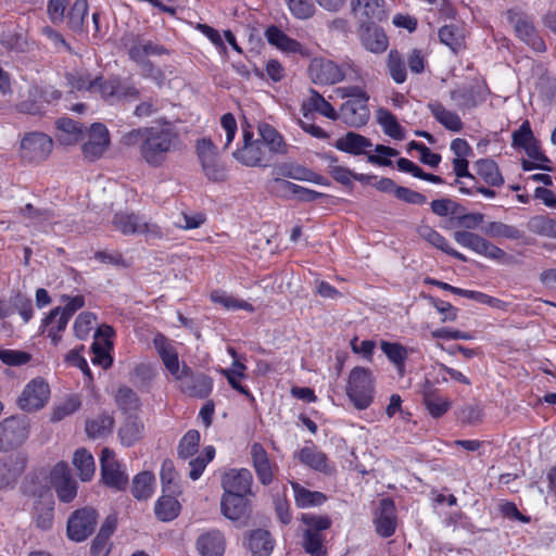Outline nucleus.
<instances>
[{
    "label": "nucleus",
    "mask_w": 556,
    "mask_h": 556,
    "mask_svg": "<svg viewBox=\"0 0 556 556\" xmlns=\"http://www.w3.org/2000/svg\"><path fill=\"white\" fill-rule=\"evenodd\" d=\"M424 403L429 414L434 418L441 417L451 407V402L447 399H443L432 391L424 393Z\"/></svg>",
    "instance_id": "obj_51"
},
{
    "label": "nucleus",
    "mask_w": 556,
    "mask_h": 556,
    "mask_svg": "<svg viewBox=\"0 0 556 556\" xmlns=\"http://www.w3.org/2000/svg\"><path fill=\"white\" fill-rule=\"evenodd\" d=\"M51 483L58 498L63 503H71L77 495V482L71 476L67 464L58 463L51 472Z\"/></svg>",
    "instance_id": "obj_12"
},
{
    "label": "nucleus",
    "mask_w": 556,
    "mask_h": 556,
    "mask_svg": "<svg viewBox=\"0 0 556 556\" xmlns=\"http://www.w3.org/2000/svg\"><path fill=\"white\" fill-rule=\"evenodd\" d=\"M374 523L376 532L382 538L394 534L396 529L395 505L391 498H382L375 511Z\"/></svg>",
    "instance_id": "obj_16"
},
{
    "label": "nucleus",
    "mask_w": 556,
    "mask_h": 556,
    "mask_svg": "<svg viewBox=\"0 0 556 556\" xmlns=\"http://www.w3.org/2000/svg\"><path fill=\"white\" fill-rule=\"evenodd\" d=\"M301 463L308 466L314 470L321 472H329L330 468L327 464V456L325 453L317 451L314 447L305 446L299 453Z\"/></svg>",
    "instance_id": "obj_37"
},
{
    "label": "nucleus",
    "mask_w": 556,
    "mask_h": 556,
    "mask_svg": "<svg viewBox=\"0 0 556 556\" xmlns=\"http://www.w3.org/2000/svg\"><path fill=\"white\" fill-rule=\"evenodd\" d=\"M180 504L173 496H162L155 504V515L161 521H170L179 514Z\"/></svg>",
    "instance_id": "obj_43"
},
{
    "label": "nucleus",
    "mask_w": 556,
    "mask_h": 556,
    "mask_svg": "<svg viewBox=\"0 0 556 556\" xmlns=\"http://www.w3.org/2000/svg\"><path fill=\"white\" fill-rule=\"evenodd\" d=\"M115 401L119 409L124 413L131 414L137 412L140 407V401L136 392L125 386L118 388L115 394Z\"/></svg>",
    "instance_id": "obj_44"
},
{
    "label": "nucleus",
    "mask_w": 556,
    "mask_h": 556,
    "mask_svg": "<svg viewBox=\"0 0 556 556\" xmlns=\"http://www.w3.org/2000/svg\"><path fill=\"white\" fill-rule=\"evenodd\" d=\"M111 224L116 231L125 236L141 233L152 239H161L164 236L159 225L144 220L141 215L134 212H116L112 217Z\"/></svg>",
    "instance_id": "obj_3"
},
{
    "label": "nucleus",
    "mask_w": 556,
    "mask_h": 556,
    "mask_svg": "<svg viewBox=\"0 0 556 556\" xmlns=\"http://www.w3.org/2000/svg\"><path fill=\"white\" fill-rule=\"evenodd\" d=\"M345 390L355 408L366 409L374 400L375 379L371 370L361 366L354 367L349 375Z\"/></svg>",
    "instance_id": "obj_2"
},
{
    "label": "nucleus",
    "mask_w": 556,
    "mask_h": 556,
    "mask_svg": "<svg viewBox=\"0 0 556 556\" xmlns=\"http://www.w3.org/2000/svg\"><path fill=\"white\" fill-rule=\"evenodd\" d=\"M380 346L387 357L396 366L399 374L403 376L407 350L397 342L381 341Z\"/></svg>",
    "instance_id": "obj_41"
},
{
    "label": "nucleus",
    "mask_w": 556,
    "mask_h": 556,
    "mask_svg": "<svg viewBox=\"0 0 556 556\" xmlns=\"http://www.w3.org/2000/svg\"><path fill=\"white\" fill-rule=\"evenodd\" d=\"M87 141L81 146L84 159L93 162L102 157L110 147V134L108 128L101 123H93L85 131Z\"/></svg>",
    "instance_id": "obj_9"
},
{
    "label": "nucleus",
    "mask_w": 556,
    "mask_h": 556,
    "mask_svg": "<svg viewBox=\"0 0 556 556\" xmlns=\"http://www.w3.org/2000/svg\"><path fill=\"white\" fill-rule=\"evenodd\" d=\"M98 523V514L91 507H83L72 513L67 520V536L74 542H83L89 538Z\"/></svg>",
    "instance_id": "obj_6"
},
{
    "label": "nucleus",
    "mask_w": 556,
    "mask_h": 556,
    "mask_svg": "<svg viewBox=\"0 0 556 556\" xmlns=\"http://www.w3.org/2000/svg\"><path fill=\"white\" fill-rule=\"evenodd\" d=\"M101 472L104 483L111 488L123 490L128 482V477L121 470L112 450L105 447L101 453Z\"/></svg>",
    "instance_id": "obj_15"
},
{
    "label": "nucleus",
    "mask_w": 556,
    "mask_h": 556,
    "mask_svg": "<svg viewBox=\"0 0 556 556\" xmlns=\"http://www.w3.org/2000/svg\"><path fill=\"white\" fill-rule=\"evenodd\" d=\"M49 394L48 383L42 379H34L23 390L18 399V405L27 412L37 410L45 406Z\"/></svg>",
    "instance_id": "obj_14"
},
{
    "label": "nucleus",
    "mask_w": 556,
    "mask_h": 556,
    "mask_svg": "<svg viewBox=\"0 0 556 556\" xmlns=\"http://www.w3.org/2000/svg\"><path fill=\"white\" fill-rule=\"evenodd\" d=\"M114 426V418L110 415L103 414L97 418L87 421L86 432L90 438H101L112 432Z\"/></svg>",
    "instance_id": "obj_42"
},
{
    "label": "nucleus",
    "mask_w": 556,
    "mask_h": 556,
    "mask_svg": "<svg viewBox=\"0 0 556 556\" xmlns=\"http://www.w3.org/2000/svg\"><path fill=\"white\" fill-rule=\"evenodd\" d=\"M454 240L473 252L483 255L485 257L502 261L505 258L506 253L501 248L496 247L492 242L488 241L483 237H481L478 233L471 232V231H455L454 232Z\"/></svg>",
    "instance_id": "obj_11"
},
{
    "label": "nucleus",
    "mask_w": 556,
    "mask_h": 556,
    "mask_svg": "<svg viewBox=\"0 0 556 556\" xmlns=\"http://www.w3.org/2000/svg\"><path fill=\"white\" fill-rule=\"evenodd\" d=\"M225 545V538L218 530L207 531L197 540V549L202 556H222Z\"/></svg>",
    "instance_id": "obj_24"
},
{
    "label": "nucleus",
    "mask_w": 556,
    "mask_h": 556,
    "mask_svg": "<svg viewBox=\"0 0 556 556\" xmlns=\"http://www.w3.org/2000/svg\"><path fill=\"white\" fill-rule=\"evenodd\" d=\"M232 156L245 166H263L270 161V154L263 141L253 139V134L243 130V146L232 152Z\"/></svg>",
    "instance_id": "obj_7"
},
{
    "label": "nucleus",
    "mask_w": 556,
    "mask_h": 556,
    "mask_svg": "<svg viewBox=\"0 0 556 556\" xmlns=\"http://www.w3.org/2000/svg\"><path fill=\"white\" fill-rule=\"evenodd\" d=\"M41 34L48 41V43L56 51V52H72L71 46L67 43L65 38L61 33L52 28L51 26H43L41 28Z\"/></svg>",
    "instance_id": "obj_60"
},
{
    "label": "nucleus",
    "mask_w": 556,
    "mask_h": 556,
    "mask_svg": "<svg viewBox=\"0 0 556 556\" xmlns=\"http://www.w3.org/2000/svg\"><path fill=\"white\" fill-rule=\"evenodd\" d=\"M66 79L71 85L72 89L81 91H96L97 84H99V78H92L89 73L86 71H74L66 75Z\"/></svg>",
    "instance_id": "obj_45"
},
{
    "label": "nucleus",
    "mask_w": 556,
    "mask_h": 556,
    "mask_svg": "<svg viewBox=\"0 0 556 556\" xmlns=\"http://www.w3.org/2000/svg\"><path fill=\"white\" fill-rule=\"evenodd\" d=\"M397 168L401 172L409 173L414 177L433 182V184H442L443 179L440 176L425 173L419 166H417L414 162L407 160V159H399L397 162Z\"/></svg>",
    "instance_id": "obj_54"
},
{
    "label": "nucleus",
    "mask_w": 556,
    "mask_h": 556,
    "mask_svg": "<svg viewBox=\"0 0 556 556\" xmlns=\"http://www.w3.org/2000/svg\"><path fill=\"white\" fill-rule=\"evenodd\" d=\"M295 503L299 507L318 506L326 501V496L321 492L309 491L296 482H292Z\"/></svg>",
    "instance_id": "obj_40"
},
{
    "label": "nucleus",
    "mask_w": 556,
    "mask_h": 556,
    "mask_svg": "<svg viewBox=\"0 0 556 556\" xmlns=\"http://www.w3.org/2000/svg\"><path fill=\"white\" fill-rule=\"evenodd\" d=\"M253 477L248 469H231L223 476L224 494L249 495Z\"/></svg>",
    "instance_id": "obj_17"
},
{
    "label": "nucleus",
    "mask_w": 556,
    "mask_h": 556,
    "mask_svg": "<svg viewBox=\"0 0 556 556\" xmlns=\"http://www.w3.org/2000/svg\"><path fill=\"white\" fill-rule=\"evenodd\" d=\"M308 75L314 84L334 85L344 79V72L334 62L314 59L308 66Z\"/></svg>",
    "instance_id": "obj_13"
},
{
    "label": "nucleus",
    "mask_w": 556,
    "mask_h": 556,
    "mask_svg": "<svg viewBox=\"0 0 556 556\" xmlns=\"http://www.w3.org/2000/svg\"><path fill=\"white\" fill-rule=\"evenodd\" d=\"M195 150L201 164L218 157V149L211 138L204 137L197 140Z\"/></svg>",
    "instance_id": "obj_61"
},
{
    "label": "nucleus",
    "mask_w": 556,
    "mask_h": 556,
    "mask_svg": "<svg viewBox=\"0 0 556 556\" xmlns=\"http://www.w3.org/2000/svg\"><path fill=\"white\" fill-rule=\"evenodd\" d=\"M26 416H11L0 422V452H8L22 445L28 438Z\"/></svg>",
    "instance_id": "obj_4"
},
{
    "label": "nucleus",
    "mask_w": 556,
    "mask_h": 556,
    "mask_svg": "<svg viewBox=\"0 0 556 556\" xmlns=\"http://www.w3.org/2000/svg\"><path fill=\"white\" fill-rule=\"evenodd\" d=\"M388 70L395 83L402 84L406 79V67L400 53L391 50L388 54Z\"/></svg>",
    "instance_id": "obj_56"
},
{
    "label": "nucleus",
    "mask_w": 556,
    "mask_h": 556,
    "mask_svg": "<svg viewBox=\"0 0 556 556\" xmlns=\"http://www.w3.org/2000/svg\"><path fill=\"white\" fill-rule=\"evenodd\" d=\"M147 138L139 147L141 159L152 167L162 166L168 154L178 151L181 147L179 131L170 124L148 127Z\"/></svg>",
    "instance_id": "obj_1"
},
{
    "label": "nucleus",
    "mask_w": 556,
    "mask_h": 556,
    "mask_svg": "<svg viewBox=\"0 0 556 556\" xmlns=\"http://www.w3.org/2000/svg\"><path fill=\"white\" fill-rule=\"evenodd\" d=\"M60 311L61 307H55L45 319L46 326H51L48 330V336L51 338L53 344H58L61 338L59 333L66 328V325L70 320L63 316Z\"/></svg>",
    "instance_id": "obj_46"
},
{
    "label": "nucleus",
    "mask_w": 556,
    "mask_h": 556,
    "mask_svg": "<svg viewBox=\"0 0 556 556\" xmlns=\"http://www.w3.org/2000/svg\"><path fill=\"white\" fill-rule=\"evenodd\" d=\"M417 231H418V235L424 240H426L428 243H430L431 245L435 247L437 249L445 252L446 254H448L462 262H467V257L464 254L450 248L445 238L443 236H441L437 230L431 228L430 226L422 225L418 228Z\"/></svg>",
    "instance_id": "obj_28"
},
{
    "label": "nucleus",
    "mask_w": 556,
    "mask_h": 556,
    "mask_svg": "<svg viewBox=\"0 0 556 556\" xmlns=\"http://www.w3.org/2000/svg\"><path fill=\"white\" fill-rule=\"evenodd\" d=\"M153 346L159 353L166 369L174 376L181 371L179 366L178 353L172 342L162 333H156L153 339Z\"/></svg>",
    "instance_id": "obj_23"
},
{
    "label": "nucleus",
    "mask_w": 556,
    "mask_h": 556,
    "mask_svg": "<svg viewBox=\"0 0 556 556\" xmlns=\"http://www.w3.org/2000/svg\"><path fill=\"white\" fill-rule=\"evenodd\" d=\"M53 501L50 498L39 500L35 505L34 520L41 530H49L53 525Z\"/></svg>",
    "instance_id": "obj_39"
},
{
    "label": "nucleus",
    "mask_w": 556,
    "mask_h": 556,
    "mask_svg": "<svg viewBox=\"0 0 556 556\" xmlns=\"http://www.w3.org/2000/svg\"><path fill=\"white\" fill-rule=\"evenodd\" d=\"M439 37L442 43L450 47L454 52H456L462 46V37L458 33V29L453 25H445L440 28Z\"/></svg>",
    "instance_id": "obj_62"
},
{
    "label": "nucleus",
    "mask_w": 556,
    "mask_h": 556,
    "mask_svg": "<svg viewBox=\"0 0 556 556\" xmlns=\"http://www.w3.org/2000/svg\"><path fill=\"white\" fill-rule=\"evenodd\" d=\"M73 464L83 481L91 480L96 466L92 455L86 448H78L75 452Z\"/></svg>",
    "instance_id": "obj_38"
},
{
    "label": "nucleus",
    "mask_w": 556,
    "mask_h": 556,
    "mask_svg": "<svg viewBox=\"0 0 556 556\" xmlns=\"http://www.w3.org/2000/svg\"><path fill=\"white\" fill-rule=\"evenodd\" d=\"M205 177L214 182L225 181L228 177L226 166L219 162L218 157L201 164Z\"/></svg>",
    "instance_id": "obj_57"
},
{
    "label": "nucleus",
    "mask_w": 556,
    "mask_h": 556,
    "mask_svg": "<svg viewBox=\"0 0 556 556\" xmlns=\"http://www.w3.org/2000/svg\"><path fill=\"white\" fill-rule=\"evenodd\" d=\"M477 174L489 185L500 187L504 184V178L500 173L497 164L490 159H482L475 163Z\"/></svg>",
    "instance_id": "obj_36"
},
{
    "label": "nucleus",
    "mask_w": 556,
    "mask_h": 556,
    "mask_svg": "<svg viewBox=\"0 0 556 556\" xmlns=\"http://www.w3.org/2000/svg\"><path fill=\"white\" fill-rule=\"evenodd\" d=\"M302 110L304 111L305 117H307V113L312 111L318 112L333 121L339 116L334 108L315 90H311V97L303 103Z\"/></svg>",
    "instance_id": "obj_33"
},
{
    "label": "nucleus",
    "mask_w": 556,
    "mask_h": 556,
    "mask_svg": "<svg viewBox=\"0 0 556 556\" xmlns=\"http://www.w3.org/2000/svg\"><path fill=\"white\" fill-rule=\"evenodd\" d=\"M220 509L226 518L242 523H245L251 514V506L247 495L223 494Z\"/></svg>",
    "instance_id": "obj_18"
},
{
    "label": "nucleus",
    "mask_w": 556,
    "mask_h": 556,
    "mask_svg": "<svg viewBox=\"0 0 556 556\" xmlns=\"http://www.w3.org/2000/svg\"><path fill=\"white\" fill-rule=\"evenodd\" d=\"M265 35L268 42L278 48L279 50L283 52L306 55V49L300 42L287 36L279 28L271 26L267 28Z\"/></svg>",
    "instance_id": "obj_27"
},
{
    "label": "nucleus",
    "mask_w": 556,
    "mask_h": 556,
    "mask_svg": "<svg viewBox=\"0 0 556 556\" xmlns=\"http://www.w3.org/2000/svg\"><path fill=\"white\" fill-rule=\"evenodd\" d=\"M200 433L197 430L188 431L178 445V455L180 458H189L198 452Z\"/></svg>",
    "instance_id": "obj_55"
},
{
    "label": "nucleus",
    "mask_w": 556,
    "mask_h": 556,
    "mask_svg": "<svg viewBox=\"0 0 556 556\" xmlns=\"http://www.w3.org/2000/svg\"><path fill=\"white\" fill-rule=\"evenodd\" d=\"M506 16L521 41L535 52H544L546 50L544 40L540 37L531 18L526 13L508 10Z\"/></svg>",
    "instance_id": "obj_5"
},
{
    "label": "nucleus",
    "mask_w": 556,
    "mask_h": 556,
    "mask_svg": "<svg viewBox=\"0 0 556 556\" xmlns=\"http://www.w3.org/2000/svg\"><path fill=\"white\" fill-rule=\"evenodd\" d=\"M20 212L25 218H28L38 224L50 222L54 218V213L52 210L47 207H36L30 203L22 207Z\"/></svg>",
    "instance_id": "obj_59"
},
{
    "label": "nucleus",
    "mask_w": 556,
    "mask_h": 556,
    "mask_svg": "<svg viewBox=\"0 0 556 556\" xmlns=\"http://www.w3.org/2000/svg\"><path fill=\"white\" fill-rule=\"evenodd\" d=\"M112 346V342L109 340L104 341V345H101L98 341H94L91 345L93 352L92 362L101 365L103 368H109L112 365V357L109 354V349Z\"/></svg>",
    "instance_id": "obj_63"
},
{
    "label": "nucleus",
    "mask_w": 556,
    "mask_h": 556,
    "mask_svg": "<svg viewBox=\"0 0 556 556\" xmlns=\"http://www.w3.org/2000/svg\"><path fill=\"white\" fill-rule=\"evenodd\" d=\"M249 548L252 556H269L274 548L270 533L264 529H256L250 533Z\"/></svg>",
    "instance_id": "obj_31"
},
{
    "label": "nucleus",
    "mask_w": 556,
    "mask_h": 556,
    "mask_svg": "<svg viewBox=\"0 0 556 556\" xmlns=\"http://www.w3.org/2000/svg\"><path fill=\"white\" fill-rule=\"evenodd\" d=\"M258 134L261 136V141H263L266 150L271 153H286L287 147L278 131L268 124H261L258 126Z\"/></svg>",
    "instance_id": "obj_34"
},
{
    "label": "nucleus",
    "mask_w": 556,
    "mask_h": 556,
    "mask_svg": "<svg viewBox=\"0 0 556 556\" xmlns=\"http://www.w3.org/2000/svg\"><path fill=\"white\" fill-rule=\"evenodd\" d=\"M211 299L214 303L220 304L227 309H244L250 313L254 312V307L249 302L239 300L222 291H213L211 293Z\"/></svg>",
    "instance_id": "obj_49"
},
{
    "label": "nucleus",
    "mask_w": 556,
    "mask_h": 556,
    "mask_svg": "<svg viewBox=\"0 0 556 556\" xmlns=\"http://www.w3.org/2000/svg\"><path fill=\"white\" fill-rule=\"evenodd\" d=\"M143 424L136 416H129L119 428L118 435L122 444L131 446L142 438Z\"/></svg>",
    "instance_id": "obj_35"
},
{
    "label": "nucleus",
    "mask_w": 556,
    "mask_h": 556,
    "mask_svg": "<svg viewBox=\"0 0 556 556\" xmlns=\"http://www.w3.org/2000/svg\"><path fill=\"white\" fill-rule=\"evenodd\" d=\"M351 9L362 24L380 22L386 17L384 0H351Z\"/></svg>",
    "instance_id": "obj_19"
},
{
    "label": "nucleus",
    "mask_w": 556,
    "mask_h": 556,
    "mask_svg": "<svg viewBox=\"0 0 556 556\" xmlns=\"http://www.w3.org/2000/svg\"><path fill=\"white\" fill-rule=\"evenodd\" d=\"M324 541V535L313 530H305L303 534V546L311 556H326Z\"/></svg>",
    "instance_id": "obj_50"
},
{
    "label": "nucleus",
    "mask_w": 556,
    "mask_h": 556,
    "mask_svg": "<svg viewBox=\"0 0 556 556\" xmlns=\"http://www.w3.org/2000/svg\"><path fill=\"white\" fill-rule=\"evenodd\" d=\"M378 122L388 136L397 140L404 139V130L391 112L380 109L378 111Z\"/></svg>",
    "instance_id": "obj_48"
},
{
    "label": "nucleus",
    "mask_w": 556,
    "mask_h": 556,
    "mask_svg": "<svg viewBox=\"0 0 556 556\" xmlns=\"http://www.w3.org/2000/svg\"><path fill=\"white\" fill-rule=\"evenodd\" d=\"M154 477L151 472L138 473L132 481L131 492L137 500H146L151 496Z\"/></svg>",
    "instance_id": "obj_47"
},
{
    "label": "nucleus",
    "mask_w": 556,
    "mask_h": 556,
    "mask_svg": "<svg viewBox=\"0 0 556 556\" xmlns=\"http://www.w3.org/2000/svg\"><path fill=\"white\" fill-rule=\"evenodd\" d=\"M251 456L258 480L265 485L269 484L273 481L274 471L267 452L260 443H254L251 446Z\"/></svg>",
    "instance_id": "obj_25"
},
{
    "label": "nucleus",
    "mask_w": 556,
    "mask_h": 556,
    "mask_svg": "<svg viewBox=\"0 0 556 556\" xmlns=\"http://www.w3.org/2000/svg\"><path fill=\"white\" fill-rule=\"evenodd\" d=\"M428 109L433 117L446 129L456 132L463 129L460 117L455 112L445 109L440 102L429 103Z\"/></svg>",
    "instance_id": "obj_32"
},
{
    "label": "nucleus",
    "mask_w": 556,
    "mask_h": 556,
    "mask_svg": "<svg viewBox=\"0 0 556 556\" xmlns=\"http://www.w3.org/2000/svg\"><path fill=\"white\" fill-rule=\"evenodd\" d=\"M334 146L337 149H339L341 151H344V152H348L351 154H355V155H359V154L365 153V150L367 148H371L372 143L366 137H364L359 134L350 131L345 136L339 138L336 141Z\"/></svg>",
    "instance_id": "obj_30"
},
{
    "label": "nucleus",
    "mask_w": 556,
    "mask_h": 556,
    "mask_svg": "<svg viewBox=\"0 0 556 556\" xmlns=\"http://www.w3.org/2000/svg\"><path fill=\"white\" fill-rule=\"evenodd\" d=\"M484 232L492 238L519 239L521 232L514 226L501 222H491L484 227Z\"/></svg>",
    "instance_id": "obj_53"
},
{
    "label": "nucleus",
    "mask_w": 556,
    "mask_h": 556,
    "mask_svg": "<svg viewBox=\"0 0 556 556\" xmlns=\"http://www.w3.org/2000/svg\"><path fill=\"white\" fill-rule=\"evenodd\" d=\"M175 379L179 382L180 391L189 396L204 399L212 392V379L204 374L194 372L186 364Z\"/></svg>",
    "instance_id": "obj_8"
},
{
    "label": "nucleus",
    "mask_w": 556,
    "mask_h": 556,
    "mask_svg": "<svg viewBox=\"0 0 556 556\" xmlns=\"http://www.w3.org/2000/svg\"><path fill=\"white\" fill-rule=\"evenodd\" d=\"M359 38L365 49L372 53L384 52L389 45L386 33L376 23L361 24Z\"/></svg>",
    "instance_id": "obj_20"
},
{
    "label": "nucleus",
    "mask_w": 556,
    "mask_h": 556,
    "mask_svg": "<svg viewBox=\"0 0 556 556\" xmlns=\"http://www.w3.org/2000/svg\"><path fill=\"white\" fill-rule=\"evenodd\" d=\"M97 78H99V84H97L96 91L105 101L113 102L118 100L119 83L117 80H103L102 76H97Z\"/></svg>",
    "instance_id": "obj_64"
},
{
    "label": "nucleus",
    "mask_w": 556,
    "mask_h": 556,
    "mask_svg": "<svg viewBox=\"0 0 556 556\" xmlns=\"http://www.w3.org/2000/svg\"><path fill=\"white\" fill-rule=\"evenodd\" d=\"M53 148L52 139L43 132L26 134L21 140V156L28 162L46 160Z\"/></svg>",
    "instance_id": "obj_10"
},
{
    "label": "nucleus",
    "mask_w": 556,
    "mask_h": 556,
    "mask_svg": "<svg viewBox=\"0 0 556 556\" xmlns=\"http://www.w3.org/2000/svg\"><path fill=\"white\" fill-rule=\"evenodd\" d=\"M81 406V402L77 396H70L64 400L62 403L56 405L52 412L51 420L52 421H61L65 417L74 414Z\"/></svg>",
    "instance_id": "obj_58"
},
{
    "label": "nucleus",
    "mask_w": 556,
    "mask_h": 556,
    "mask_svg": "<svg viewBox=\"0 0 556 556\" xmlns=\"http://www.w3.org/2000/svg\"><path fill=\"white\" fill-rule=\"evenodd\" d=\"M26 459L20 455H10L0 460V490L13 485L23 473Z\"/></svg>",
    "instance_id": "obj_22"
},
{
    "label": "nucleus",
    "mask_w": 556,
    "mask_h": 556,
    "mask_svg": "<svg viewBox=\"0 0 556 556\" xmlns=\"http://www.w3.org/2000/svg\"><path fill=\"white\" fill-rule=\"evenodd\" d=\"M368 100H348L340 109L343 122L352 127H361L369 119Z\"/></svg>",
    "instance_id": "obj_21"
},
{
    "label": "nucleus",
    "mask_w": 556,
    "mask_h": 556,
    "mask_svg": "<svg viewBox=\"0 0 556 556\" xmlns=\"http://www.w3.org/2000/svg\"><path fill=\"white\" fill-rule=\"evenodd\" d=\"M88 12V3L87 0H76L68 14V27L73 31H83L84 29V20Z\"/></svg>",
    "instance_id": "obj_52"
},
{
    "label": "nucleus",
    "mask_w": 556,
    "mask_h": 556,
    "mask_svg": "<svg viewBox=\"0 0 556 556\" xmlns=\"http://www.w3.org/2000/svg\"><path fill=\"white\" fill-rule=\"evenodd\" d=\"M167 53V50L155 42L144 40L137 37L134 43L130 46L128 54L135 62H143L144 58L149 55H161Z\"/></svg>",
    "instance_id": "obj_29"
},
{
    "label": "nucleus",
    "mask_w": 556,
    "mask_h": 556,
    "mask_svg": "<svg viewBox=\"0 0 556 556\" xmlns=\"http://www.w3.org/2000/svg\"><path fill=\"white\" fill-rule=\"evenodd\" d=\"M56 141L64 146H72L85 138L86 129L81 124L71 118H60L56 122Z\"/></svg>",
    "instance_id": "obj_26"
}]
</instances>
